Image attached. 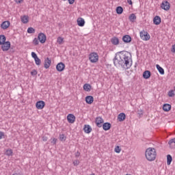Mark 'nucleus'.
Masks as SVG:
<instances>
[{
    "mask_svg": "<svg viewBox=\"0 0 175 175\" xmlns=\"http://www.w3.org/2000/svg\"><path fill=\"white\" fill-rule=\"evenodd\" d=\"M143 77H144V79H146V80L148 79H150V77H151V72H150V70L144 71L143 73Z\"/></svg>",
    "mask_w": 175,
    "mask_h": 175,
    "instance_id": "4be33fe9",
    "label": "nucleus"
},
{
    "mask_svg": "<svg viewBox=\"0 0 175 175\" xmlns=\"http://www.w3.org/2000/svg\"><path fill=\"white\" fill-rule=\"evenodd\" d=\"M77 23L79 27H84V25H85V21H84V18H78Z\"/></svg>",
    "mask_w": 175,
    "mask_h": 175,
    "instance_id": "2eb2a0df",
    "label": "nucleus"
},
{
    "mask_svg": "<svg viewBox=\"0 0 175 175\" xmlns=\"http://www.w3.org/2000/svg\"><path fill=\"white\" fill-rule=\"evenodd\" d=\"M33 44L34 46H38V44H39V39L35 38L33 40Z\"/></svg>",
    "mask_w": 175,
    "mask_h": 175,
    "instance_id": "e433bc0d",
    "label": "nucleus"
},
{
    "mask_svg": "<svg viewBox=\"0 0 175 175\" xmlns=\"http://www.w3.org/2000/svg\"><path fill=\"white\" fill-rule=\"evenodd\" d=\"M56 69H57V72L64 71L65 69V64H64L62 62L58 63L56 66Z\"/></svg>",
    "mask_w": 175,
    "mask_h": 175,
    "instance_id": "f8f14e48",
    "label": "nucleus"
},
{
    "mask_svg": "<svg viewBox=\"0 0 175 175\" xmlns=\"http://www.w3.org/2000/svg\"><path fill=\"white\" fill-rule=\"evenodd\" d=\"M21 20L23 24H28V22L29 21V17L27 15L21 16Z\"/></svg>",
    "mask_w": 175,
    "mask_h": 175,
    "instance_id": "aec40b11",
    "label": "nucleus"
},
{
    "mask_svg": "<svg viewBox=\"0 0 175 175\" xmlns=\"http://www.w3.org/2000/svg\"><path fill=\"white\" fill-rule=\"evenodd\" d=\"M8 27H10V22L6 21L1 24V28L2 29H8Z\"/></svg>",
    "mask_w": 175,
    "mask_h": 175,
    "instance_id": "4468645a",
    "label": "nucleus"
},
{
    "mask_svg": "<svg viewBox=\"0 0 175 175\" xmlns=\"http://www.w3.org/2000/svg\"><path fill=\"white\" fill-rule=\"evenodd\" d=\"M59 138L60 142H65L66 140V136L64 134H60Z\"/></svg>",
    "mask_w": 175,
    "mask_h": 175,
    "instance_id": "473e14b6",
    "label": "nucleus"
},
{
    "mask_svg": "<svg viewBox=\"0 0 175 175\" xmlns=\"http://www.w3.org/2000/svg\"><path fill=\"white\" fill-rule=\"evenodd\" d=\"M111 42L114 46H117L120 44V40L117 37H113L112 38H111Z\"/></svg>",
    "mask_w": 175,
    "mask_h": 175,
    "instance_id": "a211bd4d",
    "label": "nucleus"
},
{
    "mask_svg": "<svg viewBox=\"0 0 175 175\" xmlns=\"http://www.w3.org/2000/svg\"><path fill=\"white\" fill-rule=\"evenodd\" d=\"M44 106H46V103L43 100L38 101L36 104V109L38 110H42L44 109Z\"/></svg>",
    "mask_w": 175,
    "mask_h": 175,
    "instance_id": "0eeeda50",
    "label": "nucleus"
},
{
    "mask_svg": "<svg viewBox=\"0 0 175 175\" xmlns=\"http://www.w3.org/2000/svg\"><path fill=\"white\" fill-rule=\"evenodd\" d=\"M156 68L157 70H159V72L160 73V75H165V70H163L162 67H161V66H159V64H157Z\"/></svg>",
    "mask_w": 175,
    "mask_h": 175,
    "instance_id": "bb28decb",
    "label": "nucleus"
},
{
    "mask_svg": "<svg viewBox=\"0 0 175 175\" xmlns=\"http://www.w3.org/2000/svg\"><path fill=\"white\" fill-rule=\"evenodd\" d=\"M48 139L49 138H47V137H44V136L42 137V139L43 142H47Z\"/></svg>",
    "mask_w": 175,
    "mask_h": 175,
    "instance_id": "a18cd8bd",
    "label": "nucleus"
},
{
    "mask_svg": "<svg viewBox=\"0 0 175 175\" xmlns=\"http://www.w3.org/2000/svg\"><path fill=\"white\" fill-rule=\"evenodd\" d=\"M38 39L40 43L43 44V43H46V35L43 33H38Z\"/></svg>",
    "mask_w": 175,
    "mask_h": 175,
    "instance_id": "6e6552de",
    "label": "nucleus"
},
{
    "mask_svg": "<svg viewBox=\"0 0 175 175\" xmlns=\"http://www.w3.org/2000/svg\"><path fill=\"white\" fill-rule=\"evenodd\" d=\"M16 3H21L23 2V0H14Z\"/></svg>",
    "mask_w": 175,
    "mask_h": 175,
    "instance_id": "de8ad7c7",
    "label": "nucleus"
},
{
    "mask_svg": "<svg viewBox=\"0 0 175 175\" xmlns=\"http://www.w3.org/2000/svg\"><path fill=\"white\" fill-rule=\"evenodd\" d=\"M3 136H5L3 132H0V140L2 139V137H3Z\"/></svg>",
    "mask_w": 175,
    "mask_h": 175,
    "instance_id": "37998d69",
    "label": "nucleus"
},
{
    "mask_svg": "<svg viewBox=\"0 0 175 175\" xmlns=\"http://www.w3.org/2000/svg\"><path fill=\"white\" fill-rule=\"evenodd\" d=\"M5 155H8V157H12L13 155V150L12 149L7 150Z\"/></svg>",
    "mask_w": 175,
    "mask_h": 175,
    "instance_id": "2f4dec72",
    "label": "nucleus"
},
{
    "mask_svg": "<svg viewBox=\"0 0 175 175\" xmlns=\"http://www.w3.org/2000/svg\"><path fill=\"white\" fill-rule=\"evenodd\" d=\"M51 66V59L49 57H46L44 62V67L45 68V69H49V68H50Z\"/></svg>",
    "mask_w": 175,
    "mask_h": 175,
    "instance_id": "9b49d317",
    "label": "nucleus"
},
{
    "mask_svg": "<svg viewBox=\"0 0 175 175\" xmlns=\"http://www.w3.org/2000/svg\"><path fill=\"white\" fill-rule=\"evenodd\" d=\"M31 76H36V75H38V72H36V70H33L31 72Z\"/></svg>",
    "mask_w": 175,
    "mask_h": 175,
    "instance_id": "79ce46f5",
    "label": "nucleus"
},
{
    "mask_svg": "<svg viewBox=\"0 0 175 175\" xmlns=\"http://www.w3.org/2000/svg\"><path fill=\"white\" fill-rule=\"evenodd\" d=\"M139 36L142 40H145V41L150 40V38H151L148 32L144 30H142V31L139 32Z\"/></svg>",
    "mask_w": 175,
    "mask_h": 175,
    "instance_id": "20e7f679",
    "label": "nucleus"
},
{
    "mask_svg": "<svg viewBox=\"0 0 175 175\" xmlns=\"http://www.w3.org/2000/svg\"><path fill=\"white\" fill-rule=\"evenodd\" d=\"M75 157H80V152H77V153L75 154Z\"/></svg>",
    "mask_w": 175,
    "mask_h": 175,
    "instance_id": "3c124183",
    "label": "nucleus"
},
{
    "mask_svg": "<svg viewBox=\"0 0 175 175\" xmlns=\"http://www.w3.org/2000/svg\"><path fill=\"white\" fill-rule=\"evenodd\" d=\"M172 161H173V158L172 157V155L168 154L167 156V165H170L172 163Z\"/></svg>",
    "mask_w": 175,
    "mask_h": 175,
    "instance_id": "7c9ffc66",
    "label": "nucleus"
},
{
    "mask_svg": "<svg viewBox=\"0 0 175 175\" xmlns=\"http://www.w3.org/2000/svg\"><path fill=\"white\" fill-rule=\"evenodd\" d=\"M92 88V86L88 83H85L83 85V90L84 91H86V92H90Z\"/></svg>",
    "mask_w": 175,
    "mask_h": 175,
    "instance_id": "5701e85b",
    "label": "nucleus"
},
{
    "mask_svg": "<svg viewBox=\"0 0 175 175\" xmlns=\"http://www.w3.org/2000/svg\"><path fill=\"white\" fill-rule=\"evenodd\" d=\"M115 152H117V154H120V152H121V149L120 148V146H116L115 148Z\"/></svg>",
    "mask_w": 175,
    "mask_h": 175,
    "instance_id": "58836bf2",
    "label": "nucleus"
},
{
    "mask_svg": "<svg viewBox=\"0 0 175 175\" xmlns=\"http://www.w3.org/2000/svg\"><path fill=\"white\" fill-rule=\"evenodd\" d=\"M172 109V105L170 104H164L163 106V110L164 111H170V110Z\"/></svg>",
    "mask_w": 175,
    "mask_h": 175,
    "instance_id": "393cba45",
    "label": "nucleus"
},
{
    "mask_svg": "<svg viewBox=\"0 0 175 175\" xmlns=\"http://www.w3.org/2000/svg\"><path fill=\"white\" fill-rule=\"evenodd\" d=\"M6 42V36L5 35H0V45L3 44Z\"/></svg>",
    "mask_w": 175,
    "mask_h": 175,
    "instance_id": "cd10ccee",
    "label": "nucleus"
},
{
    "mask_svg": "<svg viewBox=\"0 0 175 175\" xmlns=\"http://www.w3.org/2000/svg\"><path fill=\"white\" fill-rule=\"evenodd\" d=\"M34 61L36 62V65H37L38 66H39L42 64V61L40 60V59H39V57H36V59H34Z\"/></svg>",
    "mask_w": 175,
    "mask_h": 175,
    "instance_id": "72a5a7b5",
    "label": "nucleus"
},
{
    "mask_svg": "<svg viewBox=\"0 0 175 175\" xmlns=\"http://www.w3.org/2000/svg\"><path fill=\"white\" fill-rule=\"evenodd\" d=\"M79 164H80V161L79 160H75L73 161L74 166H79Z\"/></svg>",
    "mask_w": 175,
    "mask_h": 175,
    "instance_id": "ea45409f",
    "label": "nucleus"
},
{
    "mask_svg": "<svg viewBox=\"0 0 175 175\" xmlns=\"http://www.w3.org/2000/svg\"><path fill=\"white\" fill-rule=\"evenodd\" d=\"M95 122H96V125L98 128H102V125L104 122L103 118H102L101 117H97L95 120Z\"/></svg>",
    "mask_w": 175,
    "mask_h": 175,
    "instance_id": "9d476101",
    "label": "nucleus"
},
{
    "mask_svg": "<svg viewBox=\"0 0 175 175\" xmlns=\"http://www.w3.org/2000/svg\"><path fill=\"white\" fill-rule=\"evenodd\" d=\"M31 57H32V58H33L34 59H36V58H38V55H36V54L35 53V52H32V53H31Z\"/></svg>",
    "mask_w": 175,
    "mask_h": 175,
    "instance_id": "a19ab883",
    "label": "nucleus"
},
{
    "mask_svg": "<svg viewBox=\"0 0 175 175\" xmlns=\"http://www.w3.org/2000/svg\"><path fill=\"white\" fill-rule=\"evenodd\" d=\"M167 95L170 96V98H173V96H174V90H170L167 92Z\"/></svg>",
    "mask_w": 175,
    "mask_h": 175,
    "instance_id": "f704fd0d",
    "label": "nucleus"
},
{
    "mask_svg": "<svg viewBox=\"0 0 175 175\" xmlns=\"http://www.w3.org/2000/svg\"><path fill=\"white\" fill-rule=\"evenodd\" d=\"M0 46H1V50L3 51H9L10 49V42L9 41H5V42H3Z\"/></svg>",
    "mask_w": 175,
    "mask_h": 175,
    "instance_id": "39448f33",
    "label": "nucleus"
},
{
    "mask_svg": "<svg viewBox=\"0 0 175 175\" xmlns=\"http://www.w3.org/2000/svg\"><path fill=\"white\" fill-rule=\"evenodd\" d=\"M123 12H124V8H122V7L119 6V7L116 8V13L118 14H122Z\"/></svg>",
    "mask_w": 175,
    "mask_h": 175,
    "instance_id": "c756f323",
    "label": "nucleus"
},
{
    "mask_svg": "<svg viewBox=\"0 0 175 175\" xmlns=\"http://www.w3.org/2000/svg\"><path fill=\"white\" fill-rule=\"evenodd\" d=\"M83 131L85 133L89 134L92 132V128H91V126H90L89 124H85L83 127Z\"/></svg>",
    "mask_w": 175,
    "mask_h": 175,
    "instance_id": "ddd939ff",
    "label": "nucleus"
},
{
    "mask_svg": "<svg viewBox=\"0 0 175 175\" xmlns=\"http://www.w3.org/2000/svg\"><path fill=\"white\" fill-rule=\"evenodd\" d=\"M161 8L163 10L167 11L170 9V3H169L167 1H163L161 3Z\"/></svg>",
    "mask_w": 175,
    "mask_h": 175,
    "instance_id": "423d86ee",
    "label": "nucleus"
},
{
    "mask_svg": "<svg viewBox=\"0 0 175 175\" xmlns=\"http://www.w3.org/2000/svg\"><path fill=\"white\" fill-rule=\"evenodd\" d=\"M113 64L116 68L129 69L132 66V58L129 52H119L118 56H115Z\"/></svg>",
    "mask_w": 175,
    "mask_h": 175,
    "instance_id": "f257e3e1",
    "label": "nucleus"
},
{
    "mask_svg": "<svg viewBox=\"0 0 175 175\" xmlns=\"http://www.w3.org/2000/svg\"><path fill=\"white\" fill-rule=\"evenodd\" d=\"M129 20L131 23H135V20H136V15H135V14H131L129 17Z\"/></svg>",
    "mask_w": 175,
    "mask_h": 175,
    "instance_id": "c85d7f7f",
    "label": "nucleus"
},
{
    "mask_svg": "<svg viewBox=\"0 0 175 175\" xmlns=\"http://www.w3.org/2000/svg\"><path fill=\"white\" fill-rule=\"evenodd\" d=\"M161 17L159 16H156L154 18H153V23L155 25H159V24H161Z\"/></svg>",
    "mask_w": 175,
    "mask_h": 175,
    "instance_id": "412c9836",
    "label": "nucleus"
},
{
    "mask_svg": "<svg viewBox=\"0 0 175 175\" xmlns=\"http://www.w3.org/2000/svg\"><path fill=\"white\" fill-rule=\"evenodd\" d=\"M122 40L124 43H131L132 41V38L129 35H126L122 37Z\"/></svg>",
    "mask_w": 175,
    "mask_h": 175,
    "instance_id": "f3484780",
    "label": "nucleus"
},
{
    "mask_svg": "<svg viewBox=\"0 0 175 175\" xmlns=\"http://www.w3.org/2000/svg\"><path fill=\"white\" fill-rule=\"evenodd\" d=\"M129 5H132V0H126Z\"/></svg>",
    "mask_w": 175,
    "mask_h": 175,
    "instance_id": "8fccbe9b",
    "label": "nucleus"
},
{
    "mask_svg": "<svg viewBox=\"0 0 175 175\" xmlns=\"http://www.w3.org/2000/svg\"><path fill=\"white\" fill-rule=\"evenodd\" d=\"M57 42L59 44H61L64 42V38L62 37H58Z\"/></svg>",
    "mask_w": 175,
    "mask_h": 175,
    "instance_id": "4c0bfd02",
    "label": "nucleus"
},
{
    "mask_svg": "<svg viewBox=\"0 0 175 175\" xmlns=\"http://www.w3.org/2000/svg\"><path fill=\"white\" fill-rule=\"evenodd\" d=\"M63 1H66V0H63Z\"/></svg>",
    "mask_w": 175,
    "mask_h": 175,
    "instance_id": "603ef678",
    "label": "nucleus"
},
{
    "mask_svg": "<svg viewBox=\"0 0 175 175\" xmlns=\"http://www.w3.org/2000/svg\"><path fill=\"white\" fill-rule=\"evenodd\" d=\"M27 33H35V29L33 27H29L27 29Z\"/></svg>",
    "mask_w": 175,
    "mask_h": 175,
    "instance_id": "c9c22d12",
    "label": "nucleus"
},
{
    "mask_svg": "<svg viewBox=\"0 0 175 175\" xmlns=\"http://www.w3.org/2000/svg\"><path fill=\"white\" fill-rule=\"evenodd\" d=\"M85 102L88 105H92L94 103V97L92 96H88L85 97Z\"/></svg>",
    "mask_w": 175,
    "mask_h": 175,
    "instance_id": "dca6fc26",
    "label": "nucleus"
},
{
    "mask_svg": "<svg viewBox=\"0 0 175 175\" xmlns=\"http://www.w3.org/2000/svg\"><path fill=\"white\" fill-rule=\"evenodd\" d=\"M68 3L70 5H73V3H75V0H68Z\"/></svg>",
    "mask_w": 175,
    "mask_h": 175,
    "instance_id": "49530a36",
    "label": "nucleus"
},
{
    "mask_svg": "<svg viewBox=\"0 0 175 175\" xmlns=\"http://www.w3.org/2000/svg\"><path fill=\"white\" fill-rule=\"evenodd\" d=\"M52 143H53V144H55L57 143V139L53 138V141H52Z\"/></svg>",
    "mask_w": 175,
    "mask_h": 175,
    "instance_id": "09e8293b",
    "label": "nucleus"
},
{
    "mask_svg": "<svg viewBox=\"0 0 175 175\" xmlns=\"http://www.w3.org/2000/svg\"><path fill=\"white\" fill-rule=\"evenodd\" d=\"M168 144L170 146V148H175V138L170 139Z\"/></svg>",
    "mask_w": 175,
    "mask_h": 175,
    "instance_id": "a878e982",
    "label": "nucleus"
},
{
    "mask_svg": "<svg viewBox=\"0 0 175 175\" xmlns=\"http://www.w3.org/2000/svg\"><path fill=\"white\" fill-rule=\"evenodd\" d=\"M110 128H111V124L109 122H106L103 124V129L104 131H109Z\"/></svg>",
    "mask_w": 175,
    "mask_h": 175,
    "instance_id": "b1692460",
    "label": "nucleus"
},
{
    "mask_svg": "<svg viewBox=\"0 0 175 175\" xmlns=\"http://www.w3.org/2000/svg\"><path fill=\"white\" fill-rule=\"evenodd\" d=\"M89 59L92 64H95V62H98L99 61V55L98 53L93 52L89 55Z\"/></svg>",
    "mask_w": 175,
    "mask_h": 175,
    "instance_id": "7ed1b4c3",
    "label": "nucleus"
},
{
    "mask_svg": "<svg viewBox=\"0 0 175 175\" xmlns=\"http://www.w3.org/2000/svg\"><path fill=\"white\" fill-rule=\"evenodd\" d=\"M171 51H172V53H175V44L174 45H172V49Z\"/></svg>",
    "mask_w": 175,
    "mask_h": 175,
    "instance_id": "c03bdc74",
    "label": "nucleus"
},
{
    "mask_svg": "<svg viewBox=\"0 0 175 175\" xmlns=\"http://www.w3.org/2000/svg\"><path fill=\"white\" fill-rule=\"evenodd\" d=\"M145 157L149 162L154 161L157 159V150L154 148H148L145 151Z\"/></svg>",
    "mask_w": 175,
    "mask_h": 175,
    "instance_id": "f03ea898",
    "label": "nucleus"
},
{
    "mask_svg": "<svg viewBox=\"0 0 175 175\" xmlns=\"http://www.w3.org/2000/svg\"><path fill=\"white\" fill-rule=\"evenodd\" d=\"M67 121L69 124H74L76 121V116L72 113L68 114L67 116Z\"/></svg>",
    "mask_w": 175,
    "mask_h": 175,
    "instance_id": "1a4fd4ad",
    "label": "nucleus"
},
{
    "mask_svg": "<svg viewBox=\"0 0 175 175\" xmlns=\"http://www.w3.org/2000/svg\"><path fill=\"white\" fill-rule=\"evenodd\" d=\"M125 118H126V116L124 113H120L118 116V120L120 122H122V121H125Z\"/></svg>",
    "mask_w": 175,
    "mask_h": 175,
    "instance_id": "6ab92c4d",
    "label": "nucleus"
}]
</instances>
